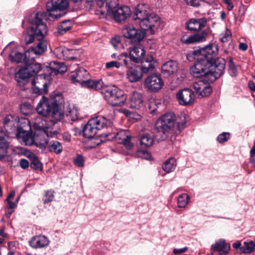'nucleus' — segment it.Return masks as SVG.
<instances>
[{
  "label": "nucleus",
  "mask_w": 255,
  "mask_h": 255,
  "mask_svg": "<svg viewBox=\"0 0 255 255\" xmlns=\"http://www.w3.org/2000/svg\"><path fill=\"white\" fill-rule=\"evenodd\" d=\"M219 51L216 43L191 51L197 60L190 68V73L194 77L200 78L211 75L215 79L219 78L224 72L225 60L222 58H216Z\"/></svg>",
  "instance_id": "nucleus-1"
},
{
  "label": "nucleus",
  "mask_w": 255,
  "mask_h": 255,
  "mask_svg": "<svg viewBox=\"0 0 255 255\" xmlns=\"http://www.w3.org/2000/svg\"><path fill=\"white\" fill-rule=\"evenodd\" d=\"M63 103L62 94L54 92L50 95L49 98L43 96L36 110L39 114L49 118L50 121L54 124L60 121L64 116L63 113L60 110Z\"/></svg>",
  "instance_id": "nucleus-2"
},
{
  "label": "nucleus",
  "mask_w": 255,
  "mask_h": 255,
  "mask_svg": "<svg viewBox=\"0 0 255 255\" xmlns=\"http://www.w3.org/2000/svg\"><path fill=\"white\" fill-rule=\"evenodd\" d=\"M46 16V13L43 11L33 12L28 18L29 22L32 25L28 27L23 34L24 42L26 44L33 42L34 38L38 40L43 39L47 32L46 24L43 19Z\"/></svg>",
  "instance_id": "nucleus-3"
},
{
  "label": "nucleus",
  "mask_w": 255,
  "mask_h": 255,
  "mask_svg": "<svg viewBox=\"0 0 255 255\" xmlns=\"http://www.w3.org/2000/svg\"><path fill=\"white\" fill-rule=\"evenodd\" d=\"M132 18L143 30H149L153 33L159 24V17L150 12L147 6L143 4L137 5L133 12Z\"/></svg>",
  "instance_id": "nucleus-4"
},
{
  "label": "nucleus",
  "mask_w": 255,
  "mask_h": 255,
  "mask_svg": "<svg viewBox=\"0 0 255 255\" xmlns=\"http://www.w3.org/2000/svg\"><path fill=\"white\" fill-rule=\"evenodd\" d=\"M175 122L178 130L181 131L184 129L186 124L185 114H181L178 119L174 113H165L156 121L155 128L158 133L161 134L162 138H165L174 128Z\"/></svg>",
  "instance_id": "nucleus-5"
},
{
  "label": "nucleus",
  "mask_w": 255,
  "mask_h": 255,
  "mask_svg": "<svg viewBox=\"0 0 255 255\" xmlns=\"http://www.w3.org/2000/svg\"><path fill=\"white\" fill-rule=\"evenodd\" d=\"M89 77V72L82 67L79 68L72 72L70 77L74 83H78L83 87L99 90L104 86L102 80H85Z\"/></svg>",
  "instance_id": "nucleus-6"
},
{
  "label": "nucleus",
  "mask_w": 255,
  "mask_h": 255,
  "mask_svg": "<svg viewBox=\"0 0 255 255\" xmlns=\"http://www.w3.org/2000/svg\"><path fill=\"white\" fill-rule=\"evenodd\" d=\"M16 123L15 117L11 114L6 115L3 119L4 129L0 127V158L4 157L7 153L8 133L14 130Z\"/></svg>",
  "instance_id": "nucleus-7"
},
{
  "label": "nucleus",
  "mask_w": 255,
  "mask_h": 255,
  "mask_svg": "<svg viewBox=\"0 0 255 255\" xmlns=\"http://www.w3.org/2000/svg\"><path fill=\"white\" fill-rule=\"evenodd\" d=\"M104 99L113 106H121L124 104L127 96L124 92L116 86L113 85L101 89Z\"/></svg>",
  "instance_id": "nucleus-8"
},
{
  "label": "nucleus",
  "mask_w": 255,
  "mask_h": 255,
  "mask_svg": "<svg viewBox=\"0 0 255 255\" xmlns=\"http://www.w3.org/2000/svg\"><path fill=\"white\" fill-rule=\"evenodd\" d=\"M145 51L143 46L137 44L129 48V53H122L118 55V59L123 61L125 67L130 66L131 63H139L144 57Z\"/></svg>",
  "instance_id": "nucleus-9"
},
{
  "label": "nucleus",
  "mask_w": 255,
  "mask_h": 255,
  "mask_svg": "<svg viewBox=\"0 0 255 255\" xmlns=\"http://www.w3.org/2000/svg\"><path fill=\"white\" fill-rule=\"evenodd\" d=\"M69 5L68 0H51L47 2L46 7L48 12H60L57 14H49V16L57 19L66 13Z\"/></svg>",
  "instance_id": "nucleus-10"
},
{
  "label": "nucleus",
  "mask_w": 255,
  "mask_h": 255,
  "mask_svg": "<svg viewBox=\"0 0 255 255\" xmlns=\"http://www.w3.org/2000/svg\"><path fill=\"white\" fill-rule=\"evenodd\" d=\"M146 30L136 28L133 25H127L122 29V34L126 38L129 39L132 42L139 43L145 36Z\"/></svg>",
  "instance_id": "nucleus-11"
},
{
  "label": "nucleus",
  "mask_w": 255,
  "mask_h": 255,
  "mask_svg": "<svg viewBox=\"0 0 255 255\" xmlns=\"http://www.w3.org/2000/svg\"><path fill=\"white\" fill-rule=\"evenodd\" d=\"M164 82L159 74H152L145 78L144 86L149 91L157 92L160 90Z\"/></svg>",
  "instance_id": "nucleus-12"
},
{
  "label": "nucleus",
  "mask_w": 255,
  "mask_h": 255,
  "mask_svg": "<svg viewBox=\"0 0 255 255\" xmlns=\"http://www.w3.org/2000/svg\"><path fill=\"white\" fill-rule=\"evenodd\" d=\"M47 75L40 74L35 77L32 81L33 92L38 94H46L48 92V83L46 79Z\"/></svg>",
  "instance_id": "nucleus-13"
},
{
  "label": "nucleus",
  "mask_w": 255,
  "mask_h": 255,
  "mask_svg": "<svg viewBox=\"0 0 255 255\" xmlns=\"http://www.w3.org/2000/svg\"><path fill=\"white\" fill-rule=\"evenodd\" d=\"M176 96L179 104L185 106L192 105L195 99L194 92L190 88L180 90L176 94Z\"/></svg>",
  "instance_id": "nucleus-14"
},
{
  "label": "nucleus",
  "mask_w": 255,
  "mask_h": 255,
  "mask_svg": "<svg viewBox=\"0 0 255 255\" xmlns=\"http://www.w3.org/2000/svg\"><path fill=\"white\" fill-rule=\"evenodd\" d=\"M191 87L202 97L208 96L212 92V88L207 80H199L193 83Z\"/></svg>",
  "instance_id": "nucleus-15"
},
{
  "label": "nucleus",
  "mask_w": 255,
  "mask_h": 255,
  "mask_svg": "<svg viewBox=\"0 0 255 255\" xmlns=\"http://www.w3.org/2000/svg\"><path fill=\"white\" fill-rule=\"evenodd\" d=\"M111 13L116 22H121L125 21L130 15L131 10L128 6H119L112 9Z\"/></svg>",
  "instance_id": "nucleus-16"
},
{
  "label": "nucleus",
  "mask_w": 255,
  "mask_h": 255,
  "mask_svg": "<svg viewBox=\"0 0 255 255\" xmlns=\"http://www.w3.org/2000/svg\"><path fill=\"white\" fill-rule=\"evenodd\" d=\"M208 35L206 30H204L189 36H183L181 38V42L185 44H195L204 42Z\"/></svg>",
  "instance_id": "nucleus-17"
},
{
  "label": "nucleus",
  "mask_w": 255,
  "mask_h": 255,
  "mask_svg": "<svg viewBox=\"0 0 255 255\" xmlns=\"http://www.w3.org/2000/svg\"><path fill=\"white\" fill-rule=\"evenodd\" d=\"M117 142L123 144L128 150L132 148L133 143L131 142V135L128 130H121L117 132L114 136Z\"/></svg>",
  "instance_id": "nucleus-18"
},
{
  "label": "nucleus",
  "mask_w": 255,
  "mask_h": 255,
  "mask_svg": "<svg viewBox=\"0 0 255 255\" xmlns=\"http://www.w3.org/2000/svg\"><path fill=\"white\" fill-rule=\"evenodd\" d=\"M29 51L27 50L24 53L19 52L15 50H12L10 52L9 57V59L12 62L21 63L24 62L26 64L29 63L31 59L34 58L33 57L29 56Z\"/></svg>",
  "instance_id": "nucleus-19"
},
{
  "label": "nucleus",
  "mask_w": 255,
  "mask_h": 255,
  "mask_svg": "<svg viewBox=\"0 0 255 255\" xmlns=\"http://www.w3.org/2000/svg\"><path fill=\"white\" fill-rule=\"evenodd\" d=\"M137 63H131L130 66L126 67L128 68L127 71V78L130 82H136L139 81L143 76V73L135 65Z\"/></svg>",
  "instance_id": "nucleus-20"
},
{
  "label": "nucleus",
  "mask_w": 255,
  "mask_h": 255,
  "mask_svg": "<svg viewBox=\"0 0 255 255\" xmlns=\"http://www.w3.org/2000/svg\"><path fill=\"white\" fill-rule=\"evenodd\" d=\"M16 137L21 144L25 145H32L33 144V136L31 132L24 130L21 128L17 129Z\"/></svg>",
  "instance_id": "nucleus-21"
},
{
  "label": "nucleus",
  "mask_w": 255,
  "mask_h": 255,
  "mask_svg": "<svg viewBox=\"0 0 255 255\" xmlns=\"http://www.w3.org/2000/svg\"><path fill=\"white\" fill-rule=\"evenodd\" d=\"M207 23L205 17L191 18L186 22V27L190 31H199L204 27Z\"/></svg>",
  "instance_id": "nucleus-22"
},
{
  "label": "nucleus",
  "mask_w": 255,
  "mask_h": 255,
  "mask_svg": "<svg viewBox=\"0 0 255 255\" xmlns=\"http://www.w3.org/2000/svg\"><path fill=\"white\" fill-rule=\"evenodd\" d=\"M49 242L47 237L44 235H39L32 237L29 241V244L33 249H41L48 246Z\"/></svg>",
  "instance_id": "nucleus-23"
},
{
  "label": "nucleus",
  "mask_w": 255,
  "mask_h": 255,
  "mask_svg": "<svg viewBox=\"0 0 255 255\" xmlns=\"http://www.w3.org/2000/svg\"><path fill=\"white\" fill-rule=\"evenodd\" d=\"M155 62L152 56L147 55L140 61L139 63H141V66L139 68L143 74H146L154 69Z\"/></svg>",
  "instance_id": "nucleus-24"
},
{
  "label": "nucleus",
  "mask_w": 255,
  "mask_h": 255,
  "mask_svg": "<svg viewBox=\"0 0 255 255\" xmlns=\"http://www.w3.org/2000/svg\"><path fill=\"white\" fill-rule=\"evenodd\" d=\"M142 95L137 92H133L130 96L128 106L132 109H139L143 105Z\"/></svg>",
  "instance_id": "nucleus-25"
},
{
  "label": "nucleus",
  "mask_w": 255,
  "mask_h": 255,
  "mask_svg": "<svg viewBox=\"0 0 255 255\" xmlns=\"http://www.w3.org/2000/svg\"><path fill=\"white\" fill-rule=\"evenodd\" d=\"M90 121V123L95 127L97 131L110 127L112 124L111 120L100 116L92 118Z\"/></svg>",
  "instance_id": "nucleus-26"
},
{
  "label": "nucleus",
  "mask_w": 255,
  "mask_h": 255,
  "mask_svg": "<svg viewBox=\"0 0 255 255\" xmlns=\"http://www.w3.org/2000/svg\"><path fill=\"white\" fill-rule=\"evenodd\" d=\"M30 77V74L26 68L20 69L15 74V79L18 86L26 84Z\"/></svg>",
  "instance_id": "nucleus-27"
},
{
  "label": "nucleus",
  "mask_w": 255,
  "mask_h": 255,
  "mask_svg": "<svg viewBox=\"0 0 255 255\" xmlns=\"http://www.w3.org/2000/svg\"><path fill=\"white\" fill-rule=\"evenodd\" d=\"M211 249L214 251L218 252L220 255H226L230 251V245L226 243L224 240L221 239L212 245Z\"/></svg>",
  "instance_id": "nucleus-28"
},
{
  "label": "nucleus",
  "mask_w": 255,
  "mask_h": 255,
  "mask_svg": "<svg viewBox=\"0 0 255 255\" xmlns=\"http://www.w3.org/2000/svg\"><path fill=\"white\" fill-rule=\"evenodd\" d=\"M50 74L57 75V74H63L67 70V68L64 62L57 61H52L49 64Z\"/></svg>",
  "instance_id": "nucleus-29"
},
{
  "label": "nucleus",
  "mask_w": 255,
  "mask_h": 255,
  "mask_svg": "<svg viewBox=\"0 0 255 255\" xmlns=\"http://www.w3.org/2000/svg\"><path fill=\"white\" fill-rule=\"evenodd\" d=\"M74 52L72 49L60 47L57 48L55 52L59 59H63L66 60H75L77 58L72 55Z\"/></svg>",
  "instance_id": "nucleus-30"
},
{
  "label": "nucleus",
  "mask_w": 255,
  "mask_h": 255,
  "mask_svg": "<svg viewBox=\"0 0 255 255\" xmlns=\"http://www.w3.org/2000/svg\"><path fill=\"white\" fill-rule=\"evenodd\" d=\"M177 68L178 63L177 62L173 60H170L166 62L162 66V73L166 76H170L177 71Z\"/></svg>",
  "instance_id": "nucleus-31"
},
{
  "label": "nucleus",
  "mask_w": 255,
  "mask_h": 255,
  "mask_svg": "<svg viewBox=\"0 0 255 255\" xmlns=\"http://www.w3.org/2000/svg\"><path fill=\"white\" fill-rule=\"evenodd\" d=\"M34 128L38 130H43L46 132L47 136L53 137L58 133L56 131L53 132L49 131V128L46 125V121L39 118L36 119V121L34 124Z\"/></svg>",
  "instance_id": "nucleus-32"
},
{
  "label": "nucleus",
  "mask_w": 255,
  "mask_h": 255,
  "mask_svg": "<svg viewBox=\"0 0 255 255\" xmlns=\"http://www.w3.org/2000/svg\"><path fill=\"white\" fill-rule=\"evenodd\" d=\"M82 132L83 135L85 137L91 139L95 135L97 131L95 127L90 123L89 120L88 123L84 126Z\"/></svg>",
  "instance_id": "nucleus-33"
},
{
  "label": "nucleus",
  "mask_w": 255,
  "mask_h": 255,
  "mask_svg": "<svg viewBox=\"0 0 255 255\" xmlns=\"http://www.w3.org/2000/svg\"><path fill=\"white\" fill-rule=\"evenodd\" d=\"M38 40L39 42L35 47H31L28 49L29 53L40 55L44 53L47 49V42L44 40Z\"/></svg>",
  "instance_id": "nucleus-34"
},
{
  "label": "nucleus",
  "mask_w": 255,
  "mask_h": 255,
  "mask_svg": "<svg viewBox=\"0 0 255 255\" xmlns=\"http://www.w3.org/2000/svg\"><path fill=\"white\" fill-rule=\"evenodd\" d=\"M72 25V20L70 19L64 20L58 25L57 33L60 35H63L71 29Z\"/></svg>",
  "instance_id": "nucleus-35"
},
{
  "label": "nucleus",
  "mask_w": 255,
  "mask_h": 255,
  "mask_svg": "<svg viewBox=\"0 0 255 255\" xmlns=\"http://www.w3.org/2000/svg\"><path fill=\"white\" fill-rule=\"evenodd\" d=\"M176 166V160L174 158H170L166 160L163 163L162 168L166 173L172 172Z\"/></svg>",
  "instance_id": "nucleus-36"
},
{
  "label": "nucleus",
  "mask_w": 255,
  "mask_h": 255,
  "mask_svg": "<svg viewBox=\"0 0 255 255\" xmlns=\"http://www.w3.org/2000/svg\"><path fill=\"white\" fill-rule=\"evenodd\" d=\"M33 145H35L42 149H45L48 145V138L45 137L42 135H39L36 137L34 136V137H33Z\"/></svg>",
  "instance_id": "nucleus-37"
},
{
  "label": "nucleus",
  "mask_w": 255,
  "mask_h": 255,
  "mask_svg": "<svg viewBox=\"0 0 255 255\" xmlns=\"http://www.w3.org/2000/svg\"><path fill=\"white\" fill-rule=\"evenodd\" d=\"M48 150L50 152L59 154L63 150V146L61 143L57 140H52L49 142L47 146Z\"/></svg>",
  "instance_id": "nucleus-38"
},
{
  "label": "nucleus",
  "mask_w": 255,
  "mask_h": 255,
  "mask_svg": "<svg viewBox=\"0 0 255 255\" xmlns=\"http://www.w3.org/2000/svg\"><path fill=\"white\" fill-rule=\"evenodd\" d=\"M199 7H203L209 9V7H212L217 8L219 5H220L218 0H199Z\"/></svg>",
  "instance_id": "nucleus-39"
},
{
  "label": "nucleus",
  "mask_w": 255,
  "mask_h": 255,
  "mask_svg": "<svg viewBox=\"0 0 255 255\" xmlns=\"http://www.w3.org/2000/svg\"><path fill=\"white\" fill-rule=\"evenodd\" d=\"M67 117H69L72 121H76L79 118V113L77 107L73 105L69 106L68 111L66 112Z\"/></svg>",
  "instance_id": "nucleus-40"
},
{
  "label": "nucleus",
  "mask_w": 255,
  "mask_h": 255,
  "mask_svg": "<svg viewBox=\"0 0 255 255\" xmlns=\"http://www.w3.org/2000/svg\"><path fill=\"white\" fill-rule=\"evenodd\" d=\"M153 142V138L148 133L144 134L140 138V143L143 148L151 146Z\"/></svg>",
  "instance_id": "nucleus-41"
},
{
  "label": "nucleus",
  "mask_w": 255,
  "mask_h": 255,
  "mask_svg": "<svg viewBox=\"0 0 255 255\" xmlns=\"http://www.w3.org/2000/svg\"><path fill=\"white\" fill-rule=\"evenodd\" d=\"M29 65L26 67L31 76H33L41 70V65L38 63H28Z\"/></svg>",
  "instance_id": "nucleus-42"
},
{
  "label": "nucleus",
  "mask_w": 255,
  "mask_h": 255,
  "mask_svg": "<svg viewBox=\"0 0 255 255\" xmlns=\"http://www.w3.org/2000/svg\"><path fill=\"white\" fill-rule=\"evenodd\" d=\"M190 200L189 195L186 193L181 194L178 198L177 205L179 208H185Z\"/></svg>",
  "instance_id": "nucleus-43"
},
{
  "label": "nucleus",
  "mask_w": 255,
  "mask_h": 255,
  "mask_svg": "<svg viewBox=\"0 0 255 255\" xmlns=\"http://www.w3.org/2000/svg\"><path fill=\"white\" fill-rule=\"evenodd\" d=\"M255 248V243L254 242H245L244 243V245L241 248V253L250 254L254 251Z\"/></svg>",
  "instance_id": "nucleus-44"
},
{
  "label": "nucleus",
  "mask_w": 255,
  "mask_h": 255,
  "mask_svg": "<svg viewBox=\"0 0 255 255\" xmlns=\"http://www.w3.org/2000/svg\"><path fill=\"white\" fill-rule=\"evenodd\" d=\"M228 60L229 63V73L231 76L235 77L238 74V71L236 66L233 62V59L231 57H228Z\"/></svg>",
  "instance_id": "nucleus-45"
},
{
  "label": "nucleus",
  "mask_w": 255,
  "mask_h": 255,
  "mask_svg": "<svg viewBox=\"0 0 255 255\" xmlns=\"http://www.w3.org/2000/svg\"><path fill=\"white\" fill-rule=\"evenodd\" d=\"M118 0H106V8L108 12H110L117 7H118Z\"/></svg>",
  "instance_id": "nucleus-46"
},
{
  "label": "nucleus",
  "mask_w": 255,
  "mask_h": 255,
  "mask_svg": "<svg viewBox=\"0 0 255 255\" xmlns=\"http://www.w3.org/2000/svg\"><path fill=\"white\" fill-rule=\"evenodd\" d=\"M123 65H124L123 61L118 59V61H112L107 62L105 66L107 69H111L114 67L120 68Z\"/></svg>",
  "instance_id": "nucleus-47"
},
{
  "label": "nucleus",
  "mask_w": 255,
  "mask_h": 255,
  "mask_svg": "<svg viewBox=\"0 0 255 255\" xmlns=\"http://www.w3.org/2000/svg\"><path fill=\"white\" fill-rule=\"evenodd\" d=\"M54 191L52 190L45 191L44 194V199H43V203L45 204L52 202L54 197Z\"/></svg>",
  "instance_id": "nucleus-48"
},
{
  "label": "nucleus",
  "mask_w": 255,
  "mask_h": 255,
  "mask_svg": "<svg viewBox=\"0 0 255 255\" xmlns=\"http://www.w3.org/2000/svg\"><path fill=\"white\" fill-rule=\"evenodd\" d=\"M30 166L31 168L36 170H41L42 168V163L37 158L32 159Z\"/></svg>",
  "instance_id": "nucleus-49"
},
{
  "label": "nucleus",
  "mask_w": 255,
  "mask_h": 255,
  "mask_svg": "<svg viewBox=\"0 0 255 255\" xmlns=\"http://www.w3.org/2000/svg\"><path fill=\"white\" fill-rule=\"evenodd\" d=\"M232 34L230 30L227 29L224 33L221 34L220 37V41L223 43L227 42L231 38Z\"/></svg>",
  "instance_id": "nucleus-50"
},
{
  "label": "nucleus",
  "mask_w": 255,
  "mask_h": 255,
  "mask_svg": "<svg viewBox=\"0 0 255 255\" xmlns=\"http://www.w3.org/2000/svg\"><path fill=\"white\" fill-rule=\"evenodd\" d=\"M32 105L28 102L23 103L20 106V110L24 115H27L28 112L32 110Z\"/></svg>",
  "instance_id": "nucleus-51"
},
{
  "label": "nucleus",
  "mask_w": 255,
  "mask_h": 255,
  "mask_svg": "<svg viewBox=\"0 0 255 255\" xmlns=\"http://www.w3.org/2000/svg\"><path fill=\"white\" fill-rule=\"evenodd\" d=\"M95 249L101 255L105 254L107 251L104 243H98L96 244Z\"/></svg>",
  "instance_id": "nucleus-52"
},
{
  "label": "nucleus",
  "mask_w": 255,
  "mask_h": 255,
  "mask_svg": "<svg viewBox=\"0 0 255 255\" xmlns=\"http://www.w3.org/2000/svg\"><path fill=\"white\" fill-rule=\"evenodd\" d=\"M230 138V133L227 132H224L217 136V140L219 143H224L229 140Z\"/></svg>",
  "instance_id": "nucleus-53"
},
{
  "label": "nucleus",
  "mask_w": 255,
  "mask_h": 255,
  "mask_svg": "<svg viewBox=\"0 0 255 255\" xmlns=\"http://www.w3.org/2000/svg\"><path fill=\"white\" fill-rule=\"evenodd\" d=\"M73 162L75 165L79 167L84 165V159L83 156L81 154H78L74 159Z\"/></svg>",
  "instance_id": "nucleus-54"
},
{
  "label": "nucleus",
  "mask_w": 255,
  "mask_h": 255,
  "mask_svg": "<svg viewBox=\"0 0 255 255\" xmlns=\"http://www.w3.org/2000/svg\"><path fill=\"white\" fill-rule=\"evenodd\" d=\"M186 3L192 7H199V0H184Z\"/></svg>",
  "instance_id": "nucleus-55"
},
{
  "label": "nucleus",
  "mask_w": 255,
  "mask_h": 255,
  "mask_svg": "<svg viewBox=\"0 0 255 255\" xmlns=\"http://www.w3.org/2000/svg\"><path fill=\"white\" fill-rule=\"evenodd\" d=\"M72 2L74 3H77L82 1H83L85 2L86 6L88 8H91V7L93 5L94 1L93 0H71Z\"/></svg>",
  "instance_id": "nucleus-56"
},
{
  "label": "nucleus",
  "mask_w": 255,
  "mask_h": 255,
  "mask_svg": "<svg viewBox=\"0 0 255 255\" xmlns=\"http://www.w3.org/2000/svg\"><path fill=\"white\" fill-rule=\"evenodd\" d=\"M250 161L251 163L255 162V140L254 142V145L250 150Z\"/></svg>",
  "instance_id": "nucleus-57"
},
{
  "label": "nucleus",
  "mask_w": 255,
  "mask_h": 255,
  "mask_svg": "<svg viewBox=\"0 0 255 255\" xmlns=\"http://www.w3.org/2000/svg\"><path fill=\"white\" fill-rule=\"evenodd\" d=\"M149 109L150 110V112L152 114L155 113V111L157 110V105L155 101H151L150 102L148 106Z\"/></svg>",
  "instance_id": "nucleus-58"
},
{
  "label": "nucleus",
  "mask_w": 255,
  "mask_h": 255,
  "mask_svg": "<svg viewBox=\"0 0 255 255\" xmlns=\"http://www.w3.org/2000/svg\"><path fill=\"white\" fill-rule=\"evenodd\" d=\"M20 165L23 169H26L29 166V162L26 159H21L19 162Z\"/></svg>",
  "instance_id": "nucleus-59"
},
{
  "label": "nucleus",
  "mask_w": 255,
  "mask_h": 255,
  "mask_svg": "<svg viewBox=\"0 0 255 255\" xmlns=\"http://www.w3.org/2000/svg\"><path fill=\"white\" fill-rule=\"evenodd\" d=\"M188 250L187 247H184L181 249H174L173 251V253L174 254H181L185 252Z\"/></svg>",
  "instance_id": "nucleus-60"
},
{
  "label": "nucleus",
  "mask_w": 255,
  "mask_h": 255,
  "mask_svg": "<svg viewBox=\"0 0 255 255\" xmlns=\"http://www.w3.org/2000/svg\"><path fill=\"white\" fill-rule=\"evenodd\" d=\"M6 201L7 202V207L8 209H13L16 206V203L12 202L10 199L6 200Z\"/></svg>",
  "instance_id": "nucleus-61"
},
{
  "label": "nucleus",
  "mask_w": 255,
  "mask_h": 255,
  "mask_svg": "<svg viewBox=\"0 0 255 255\" xmlns=\"http://www.w3.org/2000/svg\"><path fill=\"white\" fill-rule=\"evenodd\" d=\"M111 44L116 48L117 47V44L119 43V41L116 38H112L110 41Z\"/></svg>",
  "instance_id": "nucleus-62"
},
{
  "label": "nucleus",
  "mask_w": 255,
  "mask_h": 255,
  "mask_svg": "<svg viewBox=\"0 0 255 255\" xmlns=\"http://www.w3.org/2000/svg\"><path fill=\"white\" fill-rule=\"evenodd\" d=\"M240 50L242 51H246L248 48V45L245 43H240L239 46Z\"/></svg>",
  "instance_id": "nucleus-63"
},
{
  "label": "nucleus",
  "mask_w": 255,
  "mask_h": 255,
  "mask_svg": "<svg viewBox=\"0 0 255 255\" xmlns=\"http://www.w3.org/2000/svg\"><path fill=\"white\" fill-rule=\"evenodd\" d=\"M143 155V158L146 159H150L151 158V154L146 151H142L141 152Z\"/></svg>",
  "instance_id": "nucleus-64"
}]
</instances>
